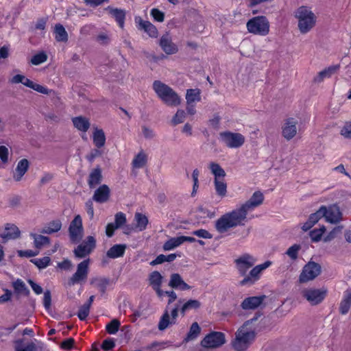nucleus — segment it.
Wrapping results in <instances>:
<instances>
[{"mask_svg": "<svg viewBox=\"0 0 351 351\" xmlns=\"http://www.w3.org/2000/svg\"><path fill=\"white\" fill-rule=\"evenodd\" d=\"M255 319L245 322L235 333V338L232 342L233 348L236 351H245L252 343L255 338L256 326Z\"/></svg>", "mask_w": 351, "mask_h": 351, "instance_id": "1", "label": "nucleus"}, {"mask_svg": "<svg viewBox=\"0 0 351 351\" xmlns=\"http://www.w3.org/2000/svg\"><path fill=\"white\" fill-rule=\"evenodd\" d=\"M247 215L239 207L223 215L215 223V228L219 233H225L228 230L242 226Z\"/></svg>", "mask_w": 351, "mask_h": 351, "instance_id": "2", "label": "nucleus"}, {"mask_svg": "<svg viewBox=\"0 0 351 351\" xmlns=\"http://www.w3.org/2000/svg\"><path fill=\"white\" fill-rule=\"evenodd\" d=\"M298 27L301 34H305L311 31L317 22V16L312 10L305 6L300 7L295 12Z\"/></svg>", "mask_w": 351, "mask_h": 351, "instance_id": "3", "label": "nucleus"}, {"mask_svg": "<svg viewBox=\"0 0 351 351\" xmlns=\"http://www.w3.org/2000/svg\"><path fill=\"white\" fill-rule=\"evenodd\" d=\"M153 89L157 96L166 104L176 106L180 104V98L178 94L165 83L159 80L154 81Z\"/></svg>", "mask_w": 351, "mask_h": 351, "instance_id": "4", "label": "nucleus"}, {"mask_svg": "<svg viewBox=\"0 0 351 351\" xmlns=\"http://www.w3.org/2000/svg\"><path fill=\"white\" fill-rule=\"evenodd\" d=\"M247 29L250 33L266 36L269 32V23L267 18L263 16H255L249 20L246 24Z\"/></svg>", "mask_w": 351, "mask_h": 351, "instance_id": "5", "label": "nucleus"}, {"mask_svg": "<svg viewBox=\"0 0 351 351\" xmlns=\"http://www.w3.org/2000/svg\"><path fill=\"white\" fill-rule=\"evenodd\" d=\"M219 140L228 148L237 149L244 145L245 137L239 132L226 131L219 134Z\"/></svg>", "mask_w": 351, "mask_h": 351, "instance_id": "6", "label": "nucleus"}, {"mask_svg": "<svg viewBox=\"0 0 351 351\" xmlns=\"http://www.w3.org/2000/svg\"><path fill=\"white\" fill-rule=\"evenodd\" d=\"M302 295L311 305H317L322 302L327 295L328 290L325 287H307L302 290Z\"/></svg>", "mask_w": 351, "mask_h": 351, "instance_id": "7", "label": "nucleus"}, {"mask_svg": "<svg viewBox=\"0 0 351 351\" xmlns=\"http://www.w3.org/2000/svg\"><path fill=\"white\" fill-rule=\"evenodd\" d=\"M321 273V266L315 262H309L303 268L299 281L301 283L307 282L314 280Z\"/></svg>", "mask_w": 351, "mask_h": 351, "instance_id": "8", "label": "nucleus"}, {"mask_svg": "<svg viewBox=\"0 0 351 351\" xmlns=\"http://www.w3.org/2000/svg\"><path fill=\"white\" fill-rule=\"evenodd\" d=\"M90 261L89 258L84 260L77 266V270L69 280V285H74L86 280L88 272Z\"/></svg>", "mask_w": 351, "mask_h": 351, "instance_id": "9", "label": "nucleus"}, {"mask_svg": "<svg viewBox=\"0 0 351 351\" xmlns=\"http://www.w3.org/2000/svg\"><path fill=\"white\" fill-rule=\"evenodd\" d=\"M271 264L272 263L271 261H267L263 264L255 266L251 269L249 274L241 281V285H245L247 284H254L260 279L262 272L270 267Z\"/></svg>", "mask_w": 351, "mask_h": 351, "instance_id": "10", "label": "nucleus"}, {"mask_svg": "<svg viewBox=\"0 0 351 351\" xmlns=\"http://www.w3.org/2000/svg\"><path fill=\"white\" fill-rule=\"evenodd\" d=\"M180 309V304H177L176 306L172 308L170 311L168 307L166 308L164 314L161 317L158 323V329L160 330H164L169 326L174 324L176 322V319L178 316V311Z\"/></svg>", "mask_w": 351, "mask_h": 351, "instance_id": "11", "label": "nucleus"}, {"mask_svg": "<svg viewBox=\"0 0 351 351\" xmlns=\"http://www.w3.org/2000/svg\"><path fill=\"white\" fill-rule=\"evenodd\" d=\"M281 133L287 141L293 139L298 133V121L290 117L284 120L281 127Z\"/></svg>", "mask_w": 351, "mask_h": 351, "instance_id": "12", "label": "nucleus"}, {"mask_svg": "<svg viewBox=\"0 0 351 351\" xmlns=\"http://www.w3.org/2000/svg\"><path fill=\"white\" fill-rule=\"evenodd\" d=\"M256 262V258L249 254H244L234 261L236 267L242 276L245 275L248 269L254 266Z\"/></svg>", "mask_w": 351, "mask_h": 351, "instance_id": "13", "label": "nucleus"}, {"mask_svg": "<svg viewBox=\"0 0 351 351\" xmlns=\"http://www.w3.org/2000/svg\"><path fill=\"white\" fill-rule=\"evenodd\" d=\"M69 232L71 240L73 242H78L82 238L84 229L80 215H76L71 222Z\"/></svg>", "mask_w": 351, "mask_h": 351, "instance_id": "14", "label": "nucleus"}, {"mask_svg": "<svg viewBox=\"0 0 351 351\" xmlns=\"http://www.w3.org/2000/svg\"><path fill=\"white\" fill-rule=\"evenodd\" d=\"M226 342L224 334L221 332H213L206 335L202 341V346L206 348H217Z\"/></svg>", "mask_w": 351, "mask_h": 351, "instance_id": "15", "label": "nucleus"}, {"mask_svg": "<svg viewBox=\"0 0 351 351\" xmlns=\"http://www.w3.org/2000/svg\"><path fill=\"white\" fill-rule=\"evenodd\" d=\"M96 240L92 236H88L80 245L74 250V254L77 258H84L88 255L95 247Z\"/></svg>", "mask_w": 351, "mask_h": 351, "instance_id": "16", "label": "nucleus"}, {"mask_svg": "<svg viewBox=\"0 0 351 351\" xmlns=\"http://www.w3.org/2000/svg\"><path fill=\"white\" fill-rule=\"evenodd\" d=\"M264 199L263 195L260 191H256L253 193L250 199L245 203L243 204L239 207L247 215L249 212H251L255 209L257 206L261 205Z\"/></svg>", "mask_w": 351, "mask_h": 351, "instance_id": "17", "label": "nucleus"}, {"mask_svg": "<svg viewBox=\"0 0 351 351\" xmlns=\"http://www.w3.org/2000/svg\"><path fill=\"white\" fill-rule=\"evenodd\" d=\"M20 230L12 223H6L0 228V237L4 240L15 239L19 237Z\"/></svg>", "mask_w": 351, "mask_h": 351, "instance_id": "18", "label": "nucleus"}, {"mask_svg": "<svg viewBox=\"0 0 351 351\" xmlns=\"http://www.w3.org/2000/svg\"><path fill=\"white\" fill-rule=\"evenodd\" d=\"M326 206H321L317 212L311 214L309 216L306 222L302 225V229L304 231L310 230L316 223L319 221L320 219L324 217V215H326Z\"/></svg>", "mask_w": 351, "mask_h": 351, "instance_id": "19", "label": "nucleus"}, {"mask_svg": "<svg viewBox=\"0 0 351 351\" xmlns=\"http://www.w3.org/2000/svg\"><path fill=\"white\" fill-rule=\"evenodd\" d=\"M134 20L138 28L143 29L149 36L156 38L158 36L156 27L149 21H143L140 16H136Z\"/></svg>", "mask_w": 351, "mask_h": 351, "instance_id": "20", "label": "nucleus"}, {"mask_svg": "<svg viewBox=\"0 0 351 351\" xmlns=\"http://www.w3.org/2000/svg\"><path fill=\"white\" fill-rule=\"evenodd\" d=\"M326 211L324 217L326 221L336 223L341 220V213L336 205L330 206L328 208L326 207Z\"/></svg>", "mask_w": 351, "mask_h": 351, "instance_id": "21", "label": "nucleus"}, {"mask_svg": "<svg viewBox=\"0 0 351 351\" xmlns=\"http://www.w3.org/2000/svg\"><path fill=\"white\" fill-rule=\"evenodd\" d=\"M169 286L173 289L180 291L191 289V287L184 281L181 276L178 274H173L171 275Z\"/></svg>", "mask_w": 351, "mask_h": 351, "instance_id": "22", "label": "nucleus"}, {"mask_svg": "<svg viewBox=\"0 0 351 351\" xmlns=\"http://www.w3.org/2000/svg\"><path fill=\"white\" fill-rule=\"evenodd\" d=\"M160 45L167 54H173L178 51V47L175 45L168 34L163 35L160 40Z\"/></svg>", "mask_w": 351, "mask_h": 351, "instance_id": "23", "label": "nucleus"}, {"mask_svg": "<svg viewBox=\"0 0 351 351\" xmlns=\"http://www.w3.org/2000/svg\"><path fill=\"white\" fill-rule=\"evenodd\" d=\"M110 192L109 187L106 184H103L95 191L93 199L98 203L106 202L110 197Z\"/></svg>", "mask_w": 351, "mask_h": 351, "instance_id": "24", "label": "nucleus"}, {"mask_svg": "<svg viewBox=\"0 0 351 351\" xmlns=\"http://www.w3.org/2000/svg\"><path fill=\"white\" fill-rule=\"evenodd\" d=\"M29 168V162L27 159L21 160L15 169L13 173V178L15 181L21 180L23 176L25 174Z\"/></svg>", "mask_w": 351, "mask_h": 351, "instance_id": "25", "label": "nucleus"}, {"mask_svg": "<svg viewBox=\"0 0 351 351\" xmlns=\"http://www.w3.org/2000/svg\"><path fill=\"white\" fill-rule=\"evenodd\" d=\"M339 69V65L328 66L317 73L314 77V82L319 84L322 82L325 79L330 78Z\"/></svg>", "mask_w": 351, "mask_h": 351, "instance_id": "26", "label": "nucleus"}, {"mask_svg": "<svg viewBox=\"0 0 351 351\" xmlns=\"http://www.w3.org/2000/svg\"><path fill=\"white\" fill-rule=\"evenodd\" d=\"M351 307V288L346 289L343 294L341 301L339 304V312L342 315L348 313Z\"/></svg>", "mask_w": 351, "mask_h": 351, "instance_id": "27", "label": "nucleus"}, {"mask_svg": "<svg viewBox=\"0 0 351 351\" xmlns=\"http://www.w3.org/2000/svg\"><path fill=\"white\" fill-rule=\"evenodd\" d=\"M74 127L82 132H86L90 128V123L88 118L82 116H78L72 119Z\"/></svg>", "mask_w": 351, "mask_h": 351, "instance_id": "28", "label": "nucleus"}, {"mask_svg": "<svg viewBox=\"0 0 351 351\" xmlns=\"http://www.w3.org/2000/svg\"><path fill=\"white\" fill-rule=\"evenodd\" d=\"M265 296H254L245 298L241 306L245 310L254 309L257 308L263 301Z\"/></svg>", "mask_w": 351, "mask_h": 351, "instance_id": "29", "label": "nucleus"}, {"mask_svg": "<svg viewBox=\"0 0 351 351\" xmlns=\"http://www.w3.org/2000/svg\"><path fill=\"white\" fill-rule=\"evenodd\" d=\"M149 282L150 285L156 291V294L162 293V289H160V286L162 282V276L158 271H153L149 275Z\"/></svg>", "mask_w": 351, "mask_h": 351, "instance_id": "30", "label": "nucleus"}, {"mask_svg": "<svg viewBox=\"0 0 351 351\" xmlns=\"http://www.w3.org/2000/svg\"><path fill=\"white\" fill-rule=\"evenodd\" d=\"M148 223L147 217L139 213H136L134 215V226L133 230L140 232L144 230Z\"/></svg>", "mask_w": 351, "mask_h": 351, "instance_id": "31", "label": "nucleus"}, {"mask_svg": "<svg viewBox=\"0 0 351 351\" xmlns=\"http://www.w3.org/2000/svg\"><path fill=\"white\" fill-rule=\"evenodd\" d=\"M93 141L94 145L97 148H101L106 143V135L102 129L95 128L93 132Z\"/></svg>", "mask_w": 351, "mask_h": 351, "instance_id": "32", "label": "nucleus"}, {"mask_svg": "<svg viewBox=\"0 0 351 351\" xmlns=\"http://www.w3.org/2000/svg\"><path fill=\"white\" fill-rule=\"evenodd\" d=\"M126 245L116 244L112 246L107 252L106 255L110 258H117L123 256L126 250Z\"/></svg>", "mask_w": 351, "mask_h": 351, "instance_id": "33", "label": "nucleus"}, {"mask_svg": "<svg viewBox=\"0 0 351 351\" xmlns=\"http://www.w3.org/2000/svg\"><path fill=\"white\" fill-rule=\"evenodd\" d=\"M30 237L34 240V247L38 250L42 249L43 247L48 245L50 243L49 237L37 233L31 232Z\"/></svg>", "mask_w": 351, "mask_h": 351, "instance_id": "34", "label": "nucleus"}, {"mask_svg": "<svg viewBox=\"0 0 351 351\" xmlns=\"http://www.w3.org/2000/svg\"><path fill=\"white\" fill-rule=\"evenodd\" d=\"M21 84L42 94L47 95L49 93V90L47 87L34 82L25 75Z\"/></svg>", "mask_w": 351, "mask_h": 351, "instance_id": "35", "label": "nucleus"}, {"mask_svg": "<svg viewBox=\"0 0 351 351\" xmlns=\"http://www.w3.org/2000/svg\"><path fill=\"white\" fill-rule=\"evenodd\" d=\"M62 228V223L60 220L56 219L49 222L40 230L41 233L52 234L58 232Z\"/></svg>", "mask_w": 351, "mask_h": 351, "instance_id": "36", "label": "nucleus"}, {"mask_svg": "<svg viewBox=\"0 0 351 351\" xmlns=\"http://www.w3.org/2000/svg\"><path fill=\"white\" fill-rule=\"evenodd\" d=\"M200 90L197 88L188 89L186 94L187 104H196L201 100Z\"/></svg>", "mask_w": 351, "mask_h": 351, "instance_id": "37", "label": "nucleus"}, {"mask_svg": "<svg viewBox=\"0 0 351 351\" xmlns=\"http://www.w3.org/2000/svg\"><path fill=\"white\" fill-rule=\"evenodd\" d=\"M15 351H35L36 345L33 342L25 343L23 339L14 342Z\"/></svg>", "mask_w": 351, "mask_h": 351, "instance_id": "38", "label": "nucleus"}, {"mask_svg": "<svg viewBox=\"0 0 351 351\" xmlns=\"http://www.w3.org/2000/svg\"><path fill=\"white\" fill-rule=\"evenodd\" d=\"M211 173L214 175V180H222L226 176V172L222 167L216 162H210L208 165Z\"/></svg>", "mask_w": 351, "mask_h": 351, "instance_id": "39", "label": "nucleus"}, {"mask_svg": "<svg viewBox=\"0 0 351 351\" xmlns=\"http://www.w3.org/2000/svg\"><path fill=\"white\" fill-rule=\"evenodd\" d=\"M110 14L115 19L117 22L119 26L121 28H123L124 27V21L125 18V12L123 10L117 9V8H108Z\"/></svg>", "mask_w": 351, "mask_h": 351, "instance_id": "40", "label": "nucleus"}, {"mask_svg": "<svg viewBox=\"0 0 351 351\" xmlns=\"http://www.w3.org/2000/svg\"><path fill=\"white\" fill-rule=\"evenodd\" d=\"M101 181V173L99 169H93L88 178V183L90 188H95Z\"/></svg>", "mask_w": 351, "mask_h": 351, "instance_id": "41", "label": "nucleus"}, {"mask_svg": "<svg viewBox=\"0 0 351 351\" xmlns=\"http://www.w3.org/2000/svg\"><path fill=\"white\" fill-rule=\"evenodd\" d=\"M90 284L95 287L101 293H104L109 285V280L105 278L96 277L90 280Z\"/></svg>", "mask_w": 351, "mask_h": 351, "instance_id": "42", "label": "nucleus"}, {"mask_svg": "<svg viewBox=\"0 0 351 351\" xmlns=\"http://www.w3.org/2000/svg\"><path fill=\"white\" fill-rule=\"evenodd\" d=\"M183 244L182 237H172L167 241L163 245V249L165 251H169L179 247Z\"/></svg>", "mask_w": 351, "mask_h": 351, "instance_id": "43", "label": "nucleus"}, {"mask_svg": "<svg viewBox=\"0 0 351 351\" xmlns=\"http://www.w3.org/2000/svg\"><path fill=\"white\" fill-rule=\"evenodd\" d=\"M214 186L216 193L223 197L227 193V184L224 179L222 180H214Z\"/></svg>", "mask_w": 351, "mask_h": 351, "instance_id": "44", "label": "nucleus"}, {"mask_svg": "<svg viewBox=\"0 0 351 351\" xmlns=\"http://www.w3.org/2000/svg\"><path fill=\"white\" fill-rule=\"evenodd\" d=\"M55 38L59 42H65L68 39V34L64 27L60 25L57 24L54 28Z\"/></svg>", "mask_w": 351, "mask_h": 351, "instance_id": "45", "label": "nucleus"}, {"mask_svg": "<svg viewBox=\"0 0 351 351\" xmlns=\"http://www.w3.org/2000/svg\"><path fill=\"white\" fill-rule=\"evenodd\" d=\"M147 162V155L143 152H139L133 159L132 165L134 168L140 169L143 167Z\"/></svg>", "mask_w": 351, "mask_h": 351, "instance_id": "46", "label": "nucleus"}, {"mask_svg": "<svg viewBox=\"0 0 351 351\" xmlns=\"http://www.w3.org/2000/svg\"><path fill=\"white\" fill-rule=\"evenodd\" d=\"M200 306V302L197 300H190L185 302L180 308L181 313H184L191 309H196Z\"/></svg>", "mask_w": 351, "mask_h": 351, "instance_id": "47", "label": "nucleus"}, {"mask_svg": "<svg viewBox=\"0 0 351 351\" xmlns=\"http://www.w3.org/2000/svg\"><path fill=\"white\" fill-rule=\"evenodd\" d=\"M326 231V228L324 226L320 227L319 228L314 229L312 231L310 232L309 235L310 237L313 242H317L319 241L324 234V233Z\"/></svg>", "mask_w": 351, "mask_h": 351, "instance_id": "48", "label": "nucleus"}, {"mask_svg": "<svg viewBox=\"0 0 351 351\" xmlns=\"http://www.w3.org/2000/svg\"><path fill=\"white\" fill-rule=\"evenodd\" d=\"M200 332V328L197 322L192 324L189 332L187 335L185 340L186 341L193 340L195 339Z\"/></svg>", "mask_w": 351, "mask_h": 351, "instance_id": "49", "label": "nucleus"}, {"mask_svg": "<svg viewBox=\"0 0 351 351\" xmlns=\"http://www.w3.org/2000/svg\"><path fill=\"white\" fill-rule=\"evenodd\" d=\"M31 262L41 269L46 268L50 264L51 259L49 256H45L41 258H33Z\"/></svg>", "mask_w": 351, "mask_h": 351, "instance_id": "50", "label": "nucleus"}, {"mask_svg": "<svg viewBox=\"0 0 351 351\" xmlns=\"http://www.w3.org/2000/svg\"><path fill=\"white\" fill-rule=\"evenodd\" d=\"M120 325V322L114 319L106 325V330L108 334L114 335L118 332Z\"/></svg>", "mask_w": 351, "mask_h": 351, "instance_id": "51", "label": "nucleus"}, {"mask_svg": "<svg viewBox=\"0 0 351 351\" xmlns=\"http://www.w3.org/2000/svg\"><path fill=\"white\" fill-rule=\"evenodd\" d=\"M47 60V56L44 52H40L32 56L31 63L34 65H39Z\"/></svg>", "mask_w": 351, "mask_h": 351, "instance_id": "52", "label": "nucleus"}, {"mask_svg": "<svg viewBox=\"0 0 351 351\" xmlns=\"http://www.w3.org/2000/svg\"><path fill=\"white\" fill-rule=\"evenodd\" d=\"M159 298L162 300L165 297L167 296L169 298L168 300V305L173 302L177 299V294L173 291H162V293L157 295Z\"/></svg>", "mask_w": 351, "mask_h": 351, "instance_id": "53", "label": "nucleus"}, {"mask_svg": "<svg viewBox=\"0 0 351 351\" xmlns=\"http://www.w3.org/2000/svg\"><path fill=\"white\" fill-rule=\"evenodd\" d=\"M13 287L14 290L19 293H25L28 292L25 283L20 279H18L13 282Z\"/></svg>", "mask_w": 351, "mask_h": 351, "instance_id": "54", "label": "nucleus"}, {"mask_svg": "<svg viewBox=\"0 0 351 351\" xmlns=\"http://www.w3.org/2000/svg\"><path fill=\"white\" fill-rule=\"evenodd\" d=\"M90 308V304H84L80 307L77 313L80 319L84 320L88 317Z\"/></svg>", "mask_w": 351, "mask_h": 351, "instance_id": "55", "label": "nucleus"}, {"mask_svg": "<svg viewBox=\"0 0 351 351\" xmlns=\"http://www.w3.org/2000/svg\"><path fill=\"white\" fill-rule=\"evenodd\" d=\"M9 154L10 152L8 147L5 145L0 146V160L3 164L8 162Z\"/></svg>", "mask_w": 351, "mask_h": 351, "instance_id": "56", "label": "nucleus"}, {"mask_svg": "<svg viewBox=\"0 0 351 351\" xmlns=\"http://www.w3.org/2000/svg\"><path fill=\"white\" fill-rule=\"evenodd\" d=\"M340 134L346 138H351V121L345 123L341 129Z\"/></svg>", "mask_w": 351, "mask_h": 351, "instance_id": "57", "label": "nucleus"}, {"mask_svg": "<svg viewBox=\"0 0 351 351\" xmlns=\"http://www.w3.org/2000/svg\"><path fill=\"white\" fill-rule=\"evenodd\" d=\"M185 119V112L184 110H179L176 113L175 116L172 119V122L173 124L176 125L178 123H181L184 121Z\"/></svg>", "mask_w": 351, "mask_h": 351, "instance_id": "58", "label": "nucleus"}, {"mask_svg": "<svg viewBox=\"0 0 351 351\" xmlns=\"http://www.w3.org/2000/svg\"><path fill=\"white\" fill-rule=\"evenodd\" d=\"M151 15L156 21L162 22L164 21V13L156 8H154L151 10Z\"/></svg>", "mask_w": 351, "mask_h": 351, "instance_id": "59", "label": "nucleus"}, {"mask_svg": "<svg viewBox=\"0 0 351 351\" xmlns=\"http://www.w3.org/2000/svg\"><path fill=\"white\" fill-rule=\"evenodd\" d=\"M300 246L298 245H293L290 247L287 251V254L291 258L295 259L298 256V251L300 250Z\"/></svg>", "mask_w": 351, "mask_h": 351, "instance_id": "60", "label": "nucleus"}, {"mask_svg": "<svg viewBox=\"0 0 351 351\" xmlns=\"http://www.w3.org/2000/svg\"><path fill=\"white\" fill-rule=\"evenodd\" d=\"M115 346V342L113 339L108 338L105 339L101 345V348L104 351L112 349Z\"/></svg>", "mask_w": 351, "mask_h": 351, "instance_id": "61", "label": "nucleus"}, {"mask_svg": "<svg viewBox=\"0 0 351 351\" xmlns=\"http://www.w3.org/2000/svg\"><path fill=\"white\" fill-rule=\"evenodd\" d=\"M193 234L198 237L204 239H211L213 237L210 232L204 229L193 231Z\"/></svg>", "mask_w": 351, "mask_h": 351, "instance_id": "62", "label": "nucleus"}, {"mask_svg": "<svg viewBox=\"0 0 351 351\" xmlns=\"http://www.w3.org/2000/svg\"><path fill=\"white\" fill-rule=\"evenodd\" d=\"M126 221V217L123 213H118L115 215V225L119 228L123 225Z\"/></svg>", "mask_w": 351, "mask_h": 351, "instance_id": "63", "label": "nucleus"}, {"mask_svg": "<svg viewBox=\"0 0 351 351\" xmlns=\"http://www.w3.org/2000/svg\"><path fill=\"white\" fill-rule=\"evenodd\" d=\"M39 254V251H33L32 250H19L18 251V254L19 256H25V257H33Z\"/></svg>", "mask_w": 351, "mask_h": 351, "instance_id": "64", "label": "nucleus"}]
</instances>
